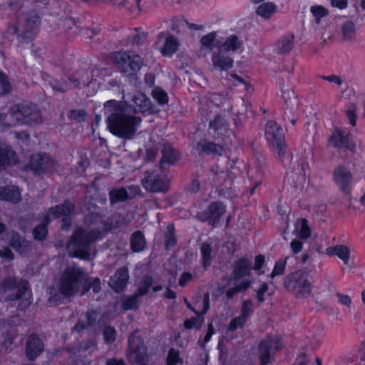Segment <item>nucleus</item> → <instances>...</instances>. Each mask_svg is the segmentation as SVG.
Returning <instances> with one entry per match:
<instances>
[{
  "label": "nucleus",
  "mask_w": 365,
  "mask_h": 365,
  "mask_svg": "<svg viewBox=\"0 0 365 365\" xmlns=\"http://www.w3.org/2000/svg\"><path fill=\"white\" fill-rule=\"evenodd\" d=\"M106 123L110 132L123 139H132L141 120L134 115L127 113L124 104L115 100L104 103Z\"/></svg>",
  "instance_id": "obj_1"
},
{
  "label": "nucleus",
  "mask_w": 365,
  "mask_h": 365,
  "mask_svg": "<svg viewBox=\"0 0 365 365\" xmlns=\"http://www.w3.org/2000/svg\"><path fill=\"white\" fill-rule=\"evenodd\" d=\"M86 272L81 267H68L61 274L58 292H51L48 302L51 304H63L64 299H70L78 293L81 295L83 283L86 280Z\"/></svg>",
  "instance_id": "obj_2"
},
{
  "label": "nucleus",
  "mask_w": 365,
  "mask_h": 365,
  "mask_svg": "<svg viewBox=\"0 0 365 365\" xmlns=\"http://www.w3.org/2000/svg\"><path fill=\"white\" fill-rule=\"evenodd\" d=\"M41 17L34 10L22 12L17 15L14 23L7 27V32L14 35L20 43H29L37 36Z\"/></svg>",
  "instance_id": "obj_3"
},
{
  "label": "nucleus",
  "mask_w": 365,
  "mask_h": 365,
  "mask_svg": "<svg viewBox=\"0 0 365 365\" xmlns=\"http://www.w3.org/2000/svg\"><path fill=\"white\" fill-rule=\"evenodd\" d=\"M101 235L97 229L76 228L67 243V249L73 251V257L84 260L91 259V250Z\"/></svg>",
  "instance_id": "obj_4"
},
{
  "label": "nucleus",
  "mask_w": 365,
  "mask_h": 365,
  "mask_svg": "<svg viewBox=\"0 0 365 365\" xmlns=\"http://www.w3.org/2000/svg\"><path fill=\"white\" fill-rule=\"evenodd\" d=\"M42 115L39 108L34 103H21L12 107L10 111L0 115L2 124L11 127L16 124L37 125L41 123Z\"/></svg>",
  "instance_id": "obj_5"
},
{
  "label": "nucleus",
  "mask_w": 365,
  "mask_h": 365,
  "mask_svg": "<svg viewBox=\"0 0 365 365\" xmlns=\"http://www.w3.org/2000/svg\"><path fill=\"white\" fill-rule=\"evenodd\" d=\"M284 287L299 299L308 297L312 289L308 273L302 269L287 274L284 279Z\"/></svg>",
  "instance_id": "obj_6"
},
{
  "label": "nucleus",
  "mask_w": 365,
  "mask_h": 365,
  "mask_svg": "<svg viewBox=\"0 0 365 365\" xmlns=\"http://www.w3.org/2000/svg\"><path fill=\"white\" fill-rule=\"evenodd\" d=\"M264 135L269 146L277 154L278 160L284 164L287 153L282 127L275 121L269 120L266 124Z\"/></svg>",
  "instance_id": "obj_7"
},
{
  "label": "nucleus",
  "mask_w": 365,
  "mask_h": 365,
  "mask_svg": "<svg viewBox=\"0 0 365 365\" xmlns=\"http://www.w3.org/2000/svg\"><path fill=\"white\" fill-rule=\"evenodd\" d=\"M113 62L126 76L135 75L143 65V60L139 55H130L125 51L115 53Z\"/></svg>",
  "instance_id": "obj_8"
},
{
  "label": "nucleus",
  "mask_w": 365,
  "mask_h": 365,
  "mask_svg": "<svg viewBox=\"0 0 365 365\" xmlns=\"http://www.w3.org/2000/svg\"><path fill=\"white\" fill-rule=\"evenodd\" d=\"M56 162L46 153H36L30 157V160L24 168L30 170L36 175L51 173L56 170Z\"/></svg>",
  "instance_id": "obj_9"
},
{
  "label": "nucleus",
  "mask_w": 365,
  "mask_h": 365,
  "mask_svg": "<svg viewBox=\"0 0 365 365\" xmlns=\"http://www.w3.org/2000/svg\"><path fill=\"white\" fill-rule=\"evenodd\" d=\"M283 344L277 336H267L260 341L258 346V357L260 365H267L274 354L282 349Z\"/></svg>",
  "instance_id": "obj_10"
},
{
  "label": "nucleus",
  "mask_w": 365,
  "mask_h": 365,
  "mask_svg": "<svg viewBox=\"0 0 365 365\" xmlns=\"http://www.w3.org/2000/svg\"><path fill=\"white\" fill-rule=\"evenodd\" d=\"M226 212L225 205L220 201L211 202L207 207L196 215V218L202 222H207L213 228L216 227L220 218Z\"/></svg>",
  "instance_id": "obj_11"
},
{
  "label": "nucleus",
  "mask_w": 365,
  "mask_h": 365,
  "mask_svg": "<svg viewBox=\"0 0 365 365\" xmlns=\"http://www.w3.org/2000/svg\"><path fill=\"white\" fill-rule=\"evenodd\" d=\"M143 187L150 192H165L168 190V181L157 171H146L141 180Z\"/></svg>",
  "instance_id": "obj_12"
},
{
  "label": "nucleus",
  "mask_w": 365,
  "mask_h": 365,
  "mask_svg": "<svg viewBox=\"0 0 365 365\" xmlns=\"http://www.w3.org/2000/svg\"><path fill=\"white\" fill-rule=\"evenodd\" d=\"M130 359L139 365H145L147 361V348L143 340L131 334L128 337Z\"/></svg>",
  "instance_id": "obj_13"
},
{
  "label": "nucleus",
  "mask_w": 365,
  "mask_h": 365,
  "mask_svg": "<svg viewBox=\"0 0 365 365\" xmlns=\"http://www.w3.org/2000/svg\"><path fill=\"white\" fill-rule=\"evenodd\" d=\"M74 210L75 205L66 200L63 204L50 207L48 215H52L56 218L62 217L61 229L64 231H68L71 226V215L74 212Z\"/></svg>",
  "instance_id": "obj_14"
},
{
  "label": "nucleus",
  "mask_w": 365,
  "mask_h": 365,
  "mask_svg": "<svg viewBox=\"0 0 365 365\" xmlns=\"http://www.w3.org/2000/svg\"><path fill=\"white\" fill-rule=\"evenodd\" d=\"M334 180L345 195L351 192V184L353 176L351 173L344 165H339L333 173Z\"/></svg>",
  "instance_id": "obj_15"
},
{
  "label": "nucleus",
  "mask_w": 365,
  "mask_h": 365,
  "mask_svg": "<svg viewBox=\"0 0 365 365\" xmlns=\"http://www.w3.org/2000/svg\"><path fill=\"white\" fill-rule=\"evenodd\" d=\"M224 150L222 145L210 141L205 138L201 139L196 144V150L200 156H222Z\"/></svg>",
  "instance_id": "obj_16"
},
{
  "label": "nucleus",
  "mask_w": 365,
  "mask_h": 365,
  "mask_svg": "<svg viewBox=\"0 0 365 365\" xmlns=\"http://www.w3.org/2000/svg\"><path fill=\"white\" fill-rule=\"evenodd\" d=\"M160 152L162 155L160 160V169H163L166 165H175L181 157L180 153L168 143L163 144Z\"/></svg>",
  "instance_id": "obj_17"
},
{
  "label": "nucleus",
  "mask_w": 365,
  "mask_h": 365,
  "mask_svg": "<svg viewBox=\"0 0 365 365\" xmlns=\"http://www.w3.org/2000/svg\"><path fill=\"white\" fill-rule=\"evenodd\" d=\"M232 268V279L237 281L250 276L252 269V262L248 258L242 257L234 262Z\"/></svg>",
  "instance_id": "obj_18"
},
{
  "label": "nucleus",
  "mask_w": 365,
  "mask_h": 365,
  "mask_svg": "<svg viewBox=\"0 0 365 365\" xmlns=\"http://www.w3.org/2000/svg\"><path fill=\"white\" fill-rule=\"evenodd\" d=\"M129 279L128 269L126 267L118 268L115 274L110 277L109 286L116 292L123 291Z\"/></svg>",
  "instance_id": "obj_19"
},
{
  "label": "nucleus",
  "mask_w": 365,
  "mask_h": 365,
  "mask_svg": "<svg viewBox=\"0 0 365 365\" xmlns=\"http://www.w3.org/2000/svg\"><path fill=\"white\" fill-rule=\"evenodd\" d=\"M4 284L8 289L16 290V293L8 296L9 299L11 301L20 300L26 294L28 284L23 279L10 278L5 281Z\"/></svg>",
  "instance_id": "obj_20"
},
{
  "label": "nucleus",
  "mask_w": 365,
  "mask_h": 365,
  "mask_svg": "<svg viewBox=\"0 0 365 365\" xmlns=\"http://www.w3.org/2000/svg\"><path fill=\"white\" fill-rule=\"evenodd\" d=\"M43 351L42 340L36 334H31L28 337L26 346V355L29 360L33 361Z\"/></svg>",
  "instance_id": "obj_21"
},
{
  "label": "nucleus",
  "mask_w": 365,
  "mask_h": 365,
  "mask_svg": "<svg viewBox=\"0 0 365 365\" xmlns=\"http://www.w3.org/2000/svg\"><path fill=\"white\" fill-rule=\"evenodd\" d=\"M9 245L21 255L29 252V242L16 231L12 230L9 232Z\"/></svg>",
  "instance_id": "obj_22"
},
{
  "label": "nucleus",
  "mask_w": 365,
  "mask_h": 365,
  "mask_svg": "<svg viewBox=\"0 0 365 365\" xmlns=\"http://www.w3.org/2000/svg\"><path fill=\"white\" fill-rule=\"evenodd\" d=\"M212 66L219 71H227L233 67L234 60L222 51L213 52L212 56Z\"/></svg>",
  "instance_id": "obj_23"
},
{
  "label": "nucleus",
  "mask_w": 365,
  "mask_h": 365,
  "mask_svg": "<svg viewBox=\"0 0 365 365\" xmlns=\"http://www.w3.org/2000/svg\"><path fill=\"white\" fill-rule=\"evenodd\" d=\"M331 145L337 148L353 150L354 145L350 143L349 133L341 130H335L329 138Z\"/></svg>",
  "instance_id": "obj_24"
},
{
  "label": "nucleus",
  "mask_w": 365,
  "mask_h": 365,
  "mask_svg": "<svg viewBox=\"0 0 365 365\" xmlns=\"http://www.w3.org/2000/svg\"><path fill=\"white\" fill-rule=\"evenodd\" d=\"M294 45V34H287L284 36H282L276 42L275 52L278 54H287L292 50Z\"/></svg>",
  "instance_id": "obj_25"
},
{
  "label": "nucleus",
  "mask_w": 365,
  "mask_h": 365,
  "mask_svg": "<svg viewBox=\"0 0 365 365\" xmlns=\"http://www.w3.org/2000/svg\"><path fill=\"white\" fill-rule=\"evenodd\" d=\"M16 159V153L11 147L0 143V169L6 165L15 164Z\"/></svg>",
  "instance_id": "obj_26"
},
{
  "label": "nucleus",
  "mask_w": 365,
  "mask_h": 365,
  "mask_svg": "<svg viewBox=\"0 0 365 365\" xmlns=\"http://www.w3.org/2000/svg\"><path fill=\"white\" fill-rule=\"evenodd\" d=\"M134 109L136 112L145 113L151 111L152 103L148 97L142 93H139L133 98Z\"/></svg>",
  "instance_id": "obj_27"
},
{
  "label": "nucleus",
  "mask_w": 365,
  "mask_h": 365,
  "mask_svg": "<svg viewBox=\"0 0 365 365\" xmlns=\"http://www.w3.org/2000/svg\"><path fill=\"white\" fill-rule=\"evenodd\" d=\"M0 200L17 203L21 200V193L14 186L0 187Z\"/></svg>",
  "instance_id": "obj_28"
},
{
  "label": "nucleus",
  "mask_w": 365,
  "mask_h": 365,
  "mask_svg": "<svg viewBox=\"0 0 365 365\" xmlns=\"http://www.w3.org/2000/svg\"><path fill=\"white\" fill-rule=\"evenodd\" d=\"M130 245L133 252L143 251L146 245V241L143 232L140 230L134 232L130 236Z\"/></svg>",
  "instance_id": "obj_29"
},
{
  "label": "nucleus",
  "mask_w": 365,
  "mask_h": 365,
  "mask_svg": "<svg viewBox=\"0 0 365 365\" xmlns=\"http://www.w3.org/2000/svg\"><path fill=\"white\" fill-rule=\"evenodd\" d=\"M109 200L111 205L125 202L130 198L127 189L124 187H113L109 191Z\"/></svg>",
  "instance_id": "obj_30"
},
{
  "label": "nucleus",
  "mask_w": 365,
  "mask_h": 365,
  "mask_svg": "<svg viewBox=\"0 0 365 365\" xmlns=\"http://www.w3.org/2000/svg\"><path fill=\"white\" fill-rule=\"evenodd\" d=\"M327 254L331 256H337L345 264H348L350 256V252L348 247L339 245L334 247H329L327 249Z\"/></svg>",
  "instance_id": "obj_31"
},
{
  "label": "nucleus",
  "mask_w": 365,
  "mask_h": 365,
  "mask_svg": "<svg viewBox=\"0 0 365 365\" xmlns=\"http://www.w3.org/2000/svg\"><path fill=\"white\" fill-rule=\"evenodd\" d=\"M86 280L83 283L81 296L86 294L90 289H92L93 293L98 294L101 290V280L98 277H90L86 272Z\"/></svg>",
  "instance_id": "obj_32"
},
{
  "label": "nucleus",
  "mask_w": 365,
  "mask_h": 365,
  "mask_svg": "<svg viewBox=\"0 0 365 365\" xmlns=\"http://www.w3.org/2000/svg\"><path fill=\"white\" fill-rule=\"evenodd\" d=\"M48 215H49L47 214V215L44 217L43 221L45 223L36 226L33 230L32 234L34 238L37 241H43L46 238L48 235L47 224L50 222Z\"/></svg>",
  "instance_id": "obj_33"
},
{
  "label": "nucleus",
  "mask_w": 365,
  "mask_h": 365,
  "mask_svg": "<svg viewBox=\"0 0 365 365\" xmlns=\"http://www.w3.org/2000/svg\"><path fill=\"white\" fill-rule=\"evenodd\" d=\"M242 46V41L240 40L237 35L232 34L227 38L225 41L222 43L221 47L225 51H232L235 52L237 50L240 49Z\"/></svg>",
  "instance_id": "obj_34"
},
{
  "label": "nucleus",
  "mask_w": 365,
  "mask_h": 365,
  "mask_svg": "<svg viewBox=\"0 0 365 365\" xmlns=\"http://www.w3.org/2000/svg\"><path fill=\"white\" fill-rule=\"evenodd\" d=\"M277 11V6L272 2H266L260 4L256 11L257 15L264 19H269Z\"/></svg>",
  "instance_id": "obj_35"
},
{
  "label": "nucleus",
  "mask_w": 365,
  "mask_h": 365,
  "mask_svg": "<svg viewBox=\"0 0 365 365\" xmlns=\"http://www.w3.org/2000/svg\"><path fill=\"white\" fill-rule=\"evenodd\" d=\"M342 37L345 41H351L356 34L355 25L352 21H347L341 26Z\"/></svg>",
  "instance_id": "obj_36"
},
{
  "label": "nucleus",
  "mask_w": 365,
  "mask_h": 365,
  "mask_svg": "<svg viewBox=\"0 0 365 365\" xmlns=\"http://www.w3.org/2000/svg\"><path fill=\"white\" fill-rule=\"evenodd\" d=\"M140 297L142 296L138 293H135L132 296L126 298L122 304V307L125 310L137 309L141 303V300L140 299Z\"/></svg>",
  "instance_id": "obj_37"
},
{
  "label": "nucleus",
  "mask_w": 365,
  "mask_h": 365,
  "mask_svg": "<svg viewBox=\"0 0 365 365\" xmlns=\"http://www.w3.org/2000/svg\"><path fill=\"white\" fill-rule=\"evenodd\" d=\"M202 258V265L205 270L211 264L212 261V247L209 243H203L201 245L200 248Z\"/></svg>",
  "instance_id": "obj_38"
},
{
  "label": "nucleus",
  "mask_w": 365,
  "mask_h": 365,
  "mask_svg": "<svg viewBox=\"0 0 365 365\" xmlns=\"http://www.w3.org/2000/svg\"><path fill=\"white\" fill-rule=\"evenodd\" d=\"M203 322L204 318L199 313L198 314H195V317L185 319L183 325L186 329H199Z\"/></svg>",
  "instance_id": "obj_39"
},
{
  "label": "nucleus",
  "mask_w": 365,
  "mask_h": 365,
  "mask_svg": "<svg viewBox=\"0 0 365 365\" xmlns=\"http://www.w3.org/2000/svg\"><path fill=\"white\" fill-rule=\"evenodd\" d=\"M167 231L168 232L165 235V247L166 250H170L177 242L174 225L172 224L168 225L167 226Z\"/></svg>",
  "instance_id": "obj_40"
},
{
  "label": "nucleus",
  "mask_w": 365,
  "mask_h": 365,
  "mask_svg": "<svg viewBox=\"0 0 365 365\" xmlns=\"http://www.w3.org/2000/svg\"><path fill=\"white\" fill-rule=\"evenodd\" d=\"M178 47V43L173 36L167 37L165 45L162 49L163 55L173 54L177 50Z\"/></svg>",
  "instance_id": "obj_41"
},
{
  "label": "nucleus",
  "mask_w": 365,
  "mask_h": 365,
  "mask_svg": "<svg viewBox=\"0 0 365 365\" xmlns=\"http://www.w3.org/2000/svg\"><path fill=\"white\" fill-rule=\"evenodd\" d=\"M227 125L226 120L220 115H217L209 123V128L217 132Z\"/></svg>",
  "instance_id": "obj_42"
},
{
  "label": "nucleus",
  "mask_w": 365,
  "mask_h": 365,
  "mask_svg": "<svg viewBox=\"0 0 365 365\" xmlns=\"http://www.w3.org/2000/svg\"><path fill=\"white\" fill-rule=\"evenodd\" d=\"M182 364L183 359L180 357L179 350L170 348L167 356V365H178Z\"/></svg>",
  "instance_id": "obj_43"
},
{
  "label": "nucleus",
  "mask_w": 365,
  "mask_h": 365,
  "mask_svg": "<svg viewBox=\"0 0 365 365\" xmlns=\"http://www.w3.org/2000/svg\"><path fill=\"white\" fill-rule=\"evenodd\" d=\"M288 258L289 257H287L284 259H280L275 262L272 272L270 274V277L272 279L277 276L282 275L284 273Z\"/></svg>",
  "instance_id": "obj_44"
},
{
  "label": "nucleus",
  "mask_w": 365,
  "mask_h": 365,
  "mask_svg": "<svg viewBox=\"0 0 365 365\" xmlns=\"http://www.w3.org/2000/svg\"><path fill=\"white\" fill-rule=\"evenodd\" d=\"M153 283V278L151 275H145L141 280L140 286L138 289L137 293L144 296L148 293V289Z\"/></svg>",
  "instance_id": "obj_45"
},
{
  "label": "nucleus",
  "mask_w": 365,
  "mask_h": 365,
  "mask_svg": "<svg viewBox=\"0 0 365 365\" xmlns=\"http://www.w3.org/2000/svg\"><path fill=\"white\" fill-rule=\"evenodd\" d=\"M103 339L106 344H112L116 338V331L114 327L106 326L103 331Z\"/></svg>",
  "instance_id": "obj_46"
},
{
  "label": "nucleus",
  "mask_w": 365,
  "mask_h": 365,
  "mask_svg": "<svg viewBox=\"0 0 365 365\" xmlns=\"http://www.w3.org/2000/svg\"><path fill=\"white\" fill-rule=\"evenodd\" d=\"M86 115L87 113L84 110L72 109L69 111L68 118L76 122H83L86 120Z\"/></svg>",
  "instance_id": "obj_47"
},
{
  "label": "nucleus",
  "mask_w": 365,
  "mask_h": 365,
  "mask_svg": "<svg viewBox=\"0 0 365 365\" xmlns=\"http://www.w3.org/2000/svg\"><path fill=\"white\" fill-rule=\"evenodd\" d=\"M153 97L160 105H165L168 101L167 93L160 88H155L152 92Z\"/></svg>",
  "instance_id": "obj_48"
},
{
  "label": "nucleus",
  "mask_w": 365,
  "mask_h": 365,
  "mask_svg": "<svg viewBox=\"0 0 365 365\" xmlns=\"http://www.w3.org/2000/svg\"><path fill=\"white\" fill-rule=\"evenodd\" d=\"M216 36L215 32H211L202 36L200 43L202 47L208 49L210 51L213 47V43Z\"/></svg>",
  "instance_id": "obj_49"
},
{
  "label": "nucleus",
  "mask_w": 365,
  "mask_h": 365,
  "mask_svg": "<svg viewBox=\"0 0 365 365\" xmlns=\"http://www.w3.org/2000/svg\"><path fill=\"white\" fill-rule=\"evenodd\" d=\"M252 307L253 304L251 300L247 299L244 301L241 309V314L240 316L247 321L248 318L253 312Z\"/></svg>",
  "instance_id": "obj_50"
},
{
  "label": "nucleus",
  "mask_w": 365,
  "mask_h": 365,
  "mask_svg": "<svg viewBox=\"0 0 365 365\" xmlns=\"http://www.w3.org/2000/svg\"><path fill=\"white\" fill-rule=\"evenodd\" d=\"M282 98H284L287 107L292 108L297 105V98L292 91H285L282 90Z\"/></svg>",
  "instance_id": "obj_51"
},
{
  "label": "nucleus",
  "mask_w": 365,
  "mask_h": 365,
  "mask_svg": "<svg viewBox=\"0 0 365 365\" xmlns=\"http://www.w3.org/2000/svg\"><path fill=\"white\" fill-rule=\"evenodd\" d=\"M311 12L315 17L317 23L319 22L320 19L322 17H324L328 15V11L322 6H312L311 7Z\"/></svg>",
  "instance_id": "obj_52"
},
{
  "label": "nucleus",
  "mask_w": 365,
  "mask_h": 365,
  "mask_svg": "<svg viewBox=\"0 0 365 365\" xmlns=\"http://www.w3.org/2000/svg\"><path fill=\"white\" fill-rule=\"evenodd\" d=\"M247 320H245L242 317L239 316L232 319L230 322L227 330L230 331H235L237 329H242L246 323Z\"/></svg>",
  "instance_id": "obj_53"
},
{
  "label": "nucleus",
  "mask_w": 365,
  "mask_h": 365,
  "mask_svg": "<svg viewBox=\"0 0 365 365\" xmlns=\"http://www.w3.org/2000/svg\"><path fill=\"white\" fill-rule=\"evenodd\" d=\"M11 86L8 81L7 76L0 71V95H5L10 91Z\"/></svg>",
  "instance_id": "obj_54"
},
{
  "label": "nucleus",
  "mask_w": 365,
  "mask_h": 365,
  "mask_svg": "<svg viewBox=\"0 0 365 365\" xmlns=\"http://www.w3.org/2000/svg\"><path fill=\"white\" fill-rule=\"evenodd\" d=\"M98 317V312L94 310L88 311L86 314L87 325L93 327L96 325L97 319Z\"/></svg>",
  "instance_id": "obj_55"
},
{
  "label": "nucleus",
  "mask_w": 365,
  "mask_h": 365,
  "mask_svg": "<svg viewBox=\"0 0 365 365\" xmlns=\"http://www.w3.org/2000/svg\"><path fill=\"white\" fill-rule=\"evenodd\" d=\"M214 333H215V329H214L212 324H209L208 327H207V331L204 337L203 341H198L199 345L202 348H203L205 346V344L207 343L210 340V339Z\"/></svg>",
  "instance_id": "obj_56"
},
{
  "label": "nucleus",
  "mask_w": 365,
  "mask_h": 365,
  "mask_svg": "<svg viewBox=\"0 0 365 365\" xmlns=\"http://www.w3.org/2000/svg\"><path fill=\"white\" fill-rule=\"evenodd\" d=\"M346 116L349 120L350 124L352 126L356 125V106L354 105H351V106L346 111Z\"/></svg>",
  "instance_id": "obj_57"
},
{
  "label": "nucleus",
  "mask_w": 365,
  "mask_h": 365,
  "mask_svg": "<svg viewBox=\"0 0 365 365\" xmlns=\"http://www.w3.org/2000/svg\"><path fill=\"white\" fill-rule=\"evenodd\" d=\"M268 290V285L267 283L264 282L261 285L260 288L257 291V299L259 302H264V294L265 292H267Z\"/></svg>",
  "instance_id": "obj_58"
},
{
  "label": "nucleus",
  "mask_w": 365,
  "mask_h": 365,
  "mask_svg": "<svg viewBox=\"0 0 365 365\" xmlns=\"http://www.w3.org/2000/svg\"><path fill=\"white\" fill-rule=\"evenodd\" d=\"M192 274L190 272H182L179 279V285L184 287L186 284L192 279Z\"/></svg>",
  "instance_id": "obj_59"
},
{
  "label": "nucleus",
  "mask_w": 365,
  "mask_h": 365,
  "mask_svg": "<svg viewBox=\"0 0 365 365\" xmlns=\"http://www.w3.org/2000/svg\"><path fill=\"white\" fill-rule=\"evenodd\" d=\"M319 78L329 82L334 83L339 86L342 84V80L340 78L339 76L336 75H331L327 76H319Z\"/></svg>",
  "instance_id": "obj_60"
},
{
  "label": "nucleus",
  "mask_w": 365,
  "mask_h": 365,
  "mask_svg": "<svg viewBox=\"0 0 365 365\" xmlns=\"http://www.w3.org/2000/svg\"><path fill=\"white\" fill-rule=\"evenodd\" d=\"M302 242L297 239L293 240L290 243V247L294 254L299 253L302 249Z\"/></svg>",
  "instance_id": "obj_61"
},
{
  "label": "nucleus",
  "mask_w": 365,
  "mask_h": 365,
  "mask_svg": "<svg viewBox=\"0 0 365 365\" xmlns=\"http://www.w3.org/2000/svg\"><path fill=\"white\" fill-rule=\"evenodd\" d=\"M146 38L145 33H139L135 34L132 39V44L133 45H141Z\"/></svg>",
  "instance_id": "obj_62"
},
{
  "label": "nucleus",
  "mask_w": 365,
  "mask_h": 365,
  "mask_svg": "<svg viewBox=\"0 0 365 365\" xmlns=\"http://www.w3.org/2000/svg\"><path fill=\"white\" fill-rule=\"evenodd\" d=\"M264 263V257L262 255H257L255 259V264L252 267L255 271L259 270Z\"/></svg>",
  "instance_id": "obj_63"
},
{
  "label": "nucleus",
  "mask_w": 365,
  "mask_h": 365,
  "mask_svg": "<svg viewBox=\"0 0 365 365\" xmlns=\"http://www.w3.org/2000/svg\"><path fill=\"white\" fill-rule=\"evenodd\" d=\"M336 295L338 298L339 303H341V304L346 306H349L351 304V299L349 296L341 293H336Z\"/></svg>",
  "instance_id": "obj_64"
}]
</instances>
